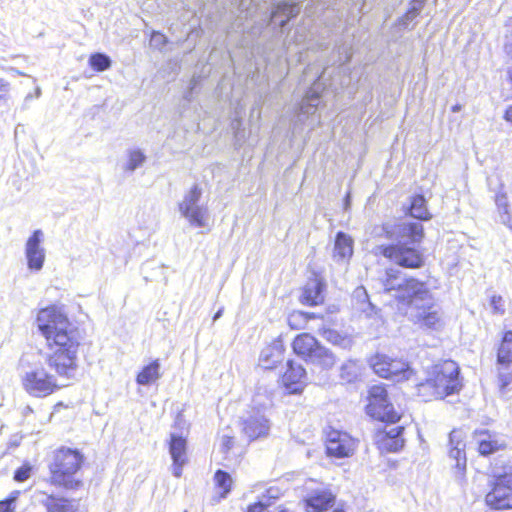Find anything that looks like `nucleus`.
<instances>
[{
    "mask_svg": "<svg viewBox=\"0 0 512 512\" xmlns=\"http://www.w3.org/2000/svg\"><path fill=\"white\" fill-rule=\"evenodd\" d=\"M383 290L392 293L399 309L407 307L406 315L414 325L424 331L440 332L446 326V317L426 283L406 278L400 272L390 269L382 282Z\"/></svg>",
    "mask_w": 512,
    "mask_h": 512,
    "instance_id": "f257e3e1",
    "label": "nucleus"
},
{
    "mask_svg": "<svg viewBox=\"0 0 512 512\" xmlns=\"http://www.w3.org/2000/svg\"><path fill=\"white\" fill-rule=\"evenodd\" d=\"M36 323L51 350L46 358L49 368L60 377L73 378L78 367V351L81 342L79 331L55 306L41 309Z\"/></svg>",
    "mask_w": 512,
    "mask_h": 512,
    "instance_id": "f03ea898",
    "label": "nucleus"
},
{
    "mask_svg": "<svg viewBox=\"0 0 512 512\" xmlns=\"http://www.w3.org/2000/svg\"><path fill=\"white\" fill-rule=\"evenodd\" d=\"M458 374L459 367L452 360L433 365L425 381L418 385L419 395L426 401L445 398L460 389Z\"/></svg>",
    "mask_w": 512,
    "mask_h": 512,
    "instance_id": "7ed1b4c3",
    "label": "nucleus"
},
{
    "mask_svg": "<svg viewBox=\"0 0 512 512\" xmlns=\"http://www.w3.org/2000/svg\"><path fill=\"white\" fill-rule=\"evenodd\" d=\"M84 459V455L77 449L66 447L58 449L50 465V482L68 490L81 487L82 480L78 473Z\"/></svg>",
    "mask_w": 512,
    "mask_h": 512,
    "instance_id": "20e7f679",
    "label": "nucleus"
},
{
    "mask_svg": "<svg viewBox=\"0 0 512 512\" xmlns=\"http://www.w3.org/2000/svg\"><path fill=\"white\" fill-rule=\"evenodd\" d=\"M202 189L194 184L178 203V210L191 226L205 228L209 224L208 207L200 204Z\"/></svg>",
    "mask_w": 512,
    "mask_h": 512,
    "instance_id": "39448f33",
    "label": "nucleus"
},
{
    "mask_svg": "<svg viewBox=\"0 0 512 512\" xmlns=\"http://www.w3.org/2000/svg\"><path fill=\"white\" fill-rule=\"evenodd\" d=\"M370 365L378 376L397 382L408 380L414 374L413 369L406 362L392 359L385 354L373 356L370 359Z\"/></svg>",
    "mask_w": 512,
    "mask_h": 512,
    "instance_id": "423d86ee",
    "label": "nucleus"
},
{
    "mask_svg": "<svg viewBox=\"0 0 512 512\" xmlns=\"http://www.w3.org/2000/svg\"><path fill=\"white\" fill-rule=\"evenodd\" d=\"M485 501L494 509L512 508V466L505 467L502 473L495 475L493 488Z\"/></svg>",
    "mask_w": 512,
    "mask_h": 512,
    "instance_id": "0eeeda50",
    "label": "nucleus"
},
{
    "mask_svg": "<svg viewBox=\"0 0 512 512\" xmlns=\"http://www.w3.org/2000/svg\"><path fill=\"white\" fill-rule=\"evenodd\" d=\"M21 380L25 391L34 397L48 396L59 387L55 377L48 374L42 367L26 371Z\"/></svg>",
    "mask_w": 512,
    "mask_h": 512,
    "instance_id": "6e6552de",
    "label": "nucleus"
},
{
    "mask_svg": "<svg viewBox=\"0 0 512 512\" xmlns=\"http://www.w3.org/2000/svg\"><path fill=\"white\" fill-rule=\"evenodd\" d=\"M367 413L374 419L395 423L400 419L396 411L387 400V391L381 385H374L369 390V403Z\"/></svg>",
    "mask_w": 512,
    "mask_h": 512,
    "instance_id": "1a4fd4ad",
    "label": "nucleus"
},
{
    "mask_svg": "<svg viewBox=\"0 0 512 512\" xmlns=\"http://www.w3.org/2000/svg\"><path fill=\"white\" fill-rule=\"evenodd\" d=\"M375 253L382 254L396 264L406 268H419L423 264V257L417 250L403 245L377 246Z\"/></svg>",
    "mask_w": 512,
    "mask_h": 512,
    "instance_id": "9d476101",
    "label": "nucleus"
},
{
    "mask_svg": "<svg viewBox=\"0 0 512 512\" xmlns=\"http://www.w3.org/2000/svg\"><path fill=\"white\" fill-rule=\"evenodd\" d=\"M465 438V433L459 429H454L449 434V458L455 461V477L460 480L464 478L467 462Z\"/></svg>",
    "mask_w": 512,
    "mask_h": 512,
    "instance_id": "9b49d317",
    "label": "nucleus"
},
{
    "mask_svg": "<svg viewBox=\"0 0 512 512\" xmlns=\"http://www.w3.org/2000/svg\"><path fill=\"white\" fill-rule=\"evenodd\" d=\"M356 448V441L346 432L331 430L327 435L326 449L330 456L349 457Z\"/></svg>",
    "mask_w": 512,
    "mask_h": 512,
    "instance_id": "f8f14e48",
    "label": "nucleus"
},
{
    "mask_svg": "<svg viewBox=\"0 0 512 512\" xmlns=\"http://www.w3.org/2000/svg\"><path fill=\"white\" fill-rule=\"evenodd\" d=\"M44 241V233L37 229L27 239L25 244V255L27 258L28 268L39 271L42 269L45 261V249L42 246Z\"/></svg>",
    "mask_w": 512,
    "mask_h": 512,
    "instance_id": "ddd939ff",
    "label": "nucleus"
},
{
    "mask_svg": "<svg viewBox=\"0 0 512 512\" xmlns=\"http://www.w3.org/2000/svg\"><path fill=\"white\" fill-rule=\"evenodd\" d=\"M307 495L305 497L307 512H322L333 506L335 495L323 485L316 488L306 487Z\"/></svg>",
    "mask_w": 512,
    "mask_h": 512,
    "instance_id": "4468645a",
    "label": "nucleus"
},
{
    "mask_svg": "<svg viewBox=\"0 0 512 512\" xmlns=\"http://www.w3.org/2000/svg\"><path fill=\"white\" fill-rule=\"evenodd\" d=\"M326 71L313 83L302 103L297 114V121L303 122L309 115H313L319 105L320 92L323 89Z\"/></svg>",
    "mask_w": 512,
    "mask_h": 512,
    "instance_id": "2eb2a0df",
    "label": "nucleus"
},
{
    "mask_svg": "<svg viewBox=\"0 0 512 512\" xmlns=\"http://www.w3.org/2000/svg\"><path fill=\"white\" fill-rule=\"evenodd\" d=\"M270 430V422L260 411L250 414L242 421V432L249 440L266 437Z\"/></svg>",
    "mask_w": 512,
    "mask_h": 512,
    "instance_id": "dca6fc26",
    "label": "nucleus"
},
{
    "mask_svg": "<svg viewBox=\"0 0 512 512\" xmlns=\"http://www.w3.org/2000/svg\"><path fill=\"white\" fill-rule=\"evenodd\" d=\"M287 370L282 376V383L289 393H299L306 384V371L300 364L288 361Z\"/></svg>",
    "mask_w": 512,
    "mask_h": 512,
    "instance_id": "f3484780",
    "label": "nucleus"
},
{
    "mask_svg": "<svg viewBox=\"0 0 512 512\" xmlns=\"http://www.w3.org/2000/svg\"><path fill=\"white\" fill-rule=\"evenodd\" d=\"M169 452L173 460L172 473L175 477H180L182 468L187 462L186 439L182 436L171 434Z\"/></svg>",
    "mask_w": 512,
    "mask_h": 512,
    "instance_id": "a211bd4d",
    "label": "nucleus"
},
{
    "mask_svg": "<svg viewBox=\"0 0 512 512\" xmlns=\"http://www.w3.org/2000/svg\"><path fill=\"white\" fill-rule=\"evenodd\" d=\"M284 344L282 340L276 339L266 346L260 354L259 365L264 369H273L284 358Z\"/></svg>",
    "mask_w": 512,
    "mask_h": 512,
    "instance_id": "6ab92c4d",
    "label": "nucleus"
},
{
    "mask_svg": "<svg viewBox=\"0 0 512 512\" xmlns=\"http://www.w3.org/2000/svg\"><path fill=\"white\" fill-rule=\"evenodd\" d=\"M354 241L352 237L344 232H338L334 241L333 259L338 263L349 261L353 255Z\"/></svg>",
    "mask_w": 512,
    "mask_h": 512,
    "instance_id": "aec40b11",
    "label": "nucleus"
},
{
    "mask_svg": "<svg viewBox=\"0 0 512 512\" xmlns=\"http://www.w3.org/2000/svg\"><path fill=\"white\" fill-rule=\"evenodd\" d=\"M325 284L318 278L310 279L303 288L300 301L302 304L315 306L323 302Z\"/></svg>",
    "mask_w": 512,
    "mask_h": 512,
    "instance_id": "412c9836",
    "label": "nucleus"
},
{
    "mask_svg": "<svg viewBox=\"0 0 512 512\" xmlns=\"http://www.w3.org/2000/svg\"><path fill=\"white\" fill-rule=\"evenodd\" d=\"M403 427L396 426L385 430L383 433L378 435V443L380 448L387 452H397L403 445L404 440L401 437Z\"/></svg>",
    "mask_w": 512,
    "mask_h": 512,
    "instance_id": "4be33fe9",
    "label": "nucleus"
},
{
    "mask_svg": "<svg viewBox=\"0 0 512 512\" xmlns=\"http://www.w3.org/2000/svg\"><path fill=\"white\" fill-rule=\"evenodd\" d=\"M317 339L309 333H302L295 337L292 348L293 351L306 361L311 357L314 350L319 346Z\"/></svg>",
    "mask_w": 512,
    "mask_h": 512,
    "instance_id": "5701e85b",
    "label": "nucleus"
},
{
    "mask_svg": "<svg viewBox=\"0 0 512 512\" xmlns=\"http://www.w3.org/2000/svg\"><path fill=\"white\" fill-rule=\"evenodd\" d=\"M300 11V7L295 3H278L276 8L273 10L271 15V21L273 23H279V26L283 27L287 21L296 16Z\"/></svg>",
    "mask_w": 512,
    "mask_h": 512,
    "instance_id": "b1692460",
    "label": "nucleus"
},
{
    "mask_svg": "<svg viewBox=\"0 0 512 512\" xmlns=\"http://www.w3.org/2000/svg\"><path fill=\"white\" fill-rule=\"evenodd\" d=\"M307 362L323 370H329L335 365L336 357L329 349L319 344Z\"/></svg>",
    "mask_w": 512,
    "mask_h": 512,
    "instance_id": "393cba45",
    "label": "nucleus"
},
{
    "mask_svg": "<svg viewBox=\"0 0 512 512\" xmlns=\"http://www.w3.org/2000/svg\"><path fill=\"white\" fill-rule=\"evenodd\" d=\"M497 364L508 368L512 364V331L504 333L497 348Z\"/></svg>",
    "mask_w": 512,
    "mask_h": 512,
    "instance_id": "a878e982",
    "label": "nucleus"
},
{
    "mask_svg": "<svg viewBox=\"0 0 512 512\" xmlns=\"http://www.w3.org/2000/svg\"><path fill=\"white\" fill-rule=\"evenodd\" d=\"M160 378V362L156 359L142 368L136 377V382L139 385L148 386L155 383Z\"/></svg>",
    "mask_w": 512,
    "mask_h": 512,
    "instance_id": "bb28decb",
    "label": "nucleus"
},
{
    "mask_svg": "<svg viewBox=\"0 0 512 512\" xmlns=\"http://www.w3.org/2000/svg\"><path fill=\"white\" fill-rule=\"evenodd\" d=\"M45 495L41 500L42 505L47 509V512H75L76 508L71 501L64 498H57L52 495Z\"/></svg>",
    "mask_w": 512,
    "mask_h": 512,
    "instance_id": "cd10ccee",
    "label": "nucleus"
},
{
    "mask_svg": "<svg viewBox=\"0 0 512 512\" xmlns=\"http://www.w3.org/2000/svg\"><path fill=\"white\" fill-rule=\"evenodd\" d=\"M398 234L411 242H419L423 238V226L420 223H402L398 226Z\"/></svg>",
    "mask_w": 512,
    "mask_h": 512,
    "instance_id": "c85d7f7f",
    "label": "nucleus"
},
{
    "mask_svg": "<svg viewBox=\"0 0 512 512\" xmlns=\"http://www.w3.org/2000/svg\"><path fill=\"white\" fill-rule=\"evenodd\" d=\"M478 449L480 454L489 455L500 449L502 443H500L494 436L487 432H481L479 434Z\"/></svg>",
    "mask_w": 512,
    "mask_h": 512,
    "instance_id": "c756f323",
    "label": "nucleus"
},
{
    "mask_svg": "<svg viewBox=\"0 0 512 512\" xmlns=\"http://www.w3.org/2000/svg\"><path fill=\"white\" fill-rule=\"evenodd\" d=\"M410 215L420 220H429L431 218V214L426 207V200L422 195L412 197Z\"/></svg>",
    "mask_w": 512,
    "mask_h": 512,
    "instance_id": "7c9ffc66",
    "label": "nucleus"
},
{
    "mask_svg": "<svg viewBox=\"0 0 512 512\" xmlns=\"http://www.w3.org/2000/svg\"><path fill=\"white\" fill-rule=\"evenodd\" d=\"M315 318V314L302 311H293L287 318L288 325L295 330L306 329L310 319Z\"/></svg>",
    "mask_w": 512,
    "mask_h": 512,
    "instance_id": "2f4dec72",
    "label": "nucleus"
},
{
    "mask_svg": "<svg viewBox=\"0 0 512 512\" xmlns=\"http://www.w3.org/2000/svg\"><path fill=\"white\" fill-rule=\"evenodd\" d=\"M127 157L128 159L123 169L130 173L140 168L146 161V156L140 149H130L127 152Z\"/></svg>",
    "mask_w": 512,
    "mask_h": 512,
    "instance_id": "473e14b6",
    "label": "nucleus"
},
{
    "mask_svg": "<svg viewBox=\"0 0 512 512\" xmlns=\"http://www.w3.org/2000/svg\"><path fill=\"white\" fill-rule=\"evenodd\" d=\"M321 336L334 345L347 347L350 344V340L346 337L341 336L336 330L323 328L320 331Z\"/></svg>",
    "mask_w": 512,
    "mask_h": 512,
    "instance_id": "72a5a7b5",
    "label": "nucleus"
},
{
    "mask_svg": "<svg viewBox=\"0 0 512 512\" xmlns=\"http://www.w3.org/2000/svg\"><path fill=\"white\" fill-rule=\"evenodd\" d=\"M89 64L94 70L102 72L110 68L111 60L105 54L95 53L90 56Z\"/></svg>",
    "mask_w": 512,
    "mask_h": 512,
    "instance_id": "f704fd0d",
    "label": "nucleus"
},
{
    "mask_svg": "<svg viewBox=\"0 0 512 512\" xmlns=\"http://www.w3.org/2000/svg\"><path fill=\"white\" fill-rule=\"evenodd\" d=\"M215 481H216V485L222 489V493H221V496L222 497H225L230 489H231V485H232V478L231 476L227 473V472H224L222 470H218L216 473H215Z\"/></svg>",
    "mask_w": 512,
    "mask_h": 512,
    "instance_id": "c9c22d12",
    "label": "nucleus"
},
{
    "mask_svg": "<svg viewBox=\"0 0 512 512\" xmlns=\"http://www.w3.org/2000/svg\"><path fill=\"white\" fill-rule=\"evenodd\" d=\"M353 298L360 304V309L364 312L371 308V303L368 299V294L363 286L357 287L353 292Z\"/></svg>",
    "mask_w": 512,
    "mask_h": 512,
    "instance_id": "e433bc0d",
    "label": "nucleus"
},
{
    "mask_svg": "<svg viewBox=\"0 0 512 512\" xmlns=\"http://www.w3.org/2000/svg\"><path fill=\"white\" fill-rule=\"evenodd\" d=\"M426 0H413L411 7L404 16V24L407 25L410 21L414 20L420 13Z\"/></svg>",
    "mask_w": 512,
    "mask_h": 512,
    "instance_id": "4c0bfd02",
    "label": "nucleus"
},
{
    "mask_svg": "<svg viewBox=\"0 0 512 512\" xmlns=\"http://www.w3.org/2000/svg\"><path fill=\"white\" fill-rule=\"evenodd\" d=\"M356 377H357V366H356L355 362L350 361L348 363H345L341 367V378L342 379H344L348 382H351Z\"/></svg>",
    "mask_w": 512,
    "mask_h": 512,
    "instance_id": "58836bf2",
    "label": "nucleus"
},
{
    "mask_svg": "<svg viewBox=\"0 0 512 512\" xmlns=\"http://www.w3.org/2000/svg\"><path fill=\"white\" fill-rule=\"evenodd\" d=\"M19 492L14 491L11 493L9 498L4 501H0V512H14L15 503L18 498Z\"/></svg>",
    "mask_w": 512,
    "mask_h": 512,
    "instance_id": "ea45409f",
    "label": "nucleus"
},
{
    "mask_svg": "<svg viewBox=\"0 0 512 512\" xmlns=\"http://www.w3.org/2000/svg\"><path fill=\"white\" fill-rule=\"evenodd\" d=\"M269 501H259L254 505L250 506L248 512H293L287 509H281L279 511L271 510Z\"/></svg>",
    "mask_w": 512,
    "mask_h": 512,
    "instance_id": "a19ab883",
    "label": "nucleus"
},
{
    "mask_svg": "<svg viewBox=\"0 0 512 512\" xmlns=\"http://www.w3.org/2000/svg\"><path fill=\"white\" fill-rule=\"evenodd\" d=\"M31 472L32 466L30 464L25 463L15 471L14 479L17 482H24L30 477Z\"/></svg>",
    "mask_w": 512,
    "mask_h": 512,
    "instance_id": "79ce46f5",
    "label": "nucleus"
},
{
    "mask_svg": "<svg viewBox=\"0 0 512 512\" xmlns=\"http://www.w3.org/2000/svg\"><path fill=\"white\" fill-rule=\"evenodd\" d=\"M512 382V374L510 372H499L498 385L502 395H505L507 386Z\"/></svg>",
    "mask_w": 512,
    "mask_h": 512,
    "instance_id": "37998d69",
    "label": "nucleus"
},
{
    "mask_svg": "<svg viewBox=\"0 0 512 512\" xmlns=\"http://www.w3.org/2000/svg\"><path fill=\"white\" fill-rule=\"evenodd\" d=\"M167 40L165 35L159 32H153L150 38V45L156 49H162Z\"/></svg>",
    "mask_w": 512,
    "mask_h": 512,
    "instance_id": "c03bdc74",
    "label": "nucleus"
},
{
    "mask_svg": "<svg viewBox=\"0 0 512 512\" xmlns=\"http://www.w3.org/2000/svg\"><path fill=\"white\" fill-rule=\"evenodd\" d=\"M339 63L341 65L347 63L352 57V48L348 45H343L338 48Z\"/></svg>",
    "mask_w": 512,
    "mask_h": 512,
    "instance_id": "a18cd8bd",
    "label": "nucleus"
},
{
    "mask_svg": "<svg viewBox=\"0 0 512 512\" xmlns=\"http://www.w3.org/2000/svg\"><path fill=\"white\" fill-rule=\"evenodd\" d=\"M234 445V438L229 435H222L220 439V448L223 453H228Z\"/></svg>",
    "mask_w": 512,
    "mask_h": 512,
    "instance_id": "49530a36",
    "label": "nucleus"
},
{
    "mask_svg": "<svg viewBox=\"0 0 512 512\" xmlns=\"http://www.w3.org/2000/svg\"><path fill=\"white\" fill-rule=\"evenodd\" d=\"M495 202H496V205H497L499 211L508 210L509 204H508V199H507V196L505 193H502V192L497 193V195L495 197Z\"/></svg>",
    "mask_w": 512,
    "mask_h": 512,
    "instance_id": "de8ad7c7",
    "label": "nucleus"
},
{
    "mask_svg": "<svg viewBox=\"0 0 512 512\" xmlns=\"http://www.w3.org/2000/svg\"><path fill=\"white\" fill-rule=\"evenodd\" d=\"M253 402L261 407H267L271 404V396L270 394H265L262 399V395L257 393L253 399Z\"/></svg>",
    "mask_w": 512,
    "mask_h": 512,
    "instance_id": "09e8293b",
    "label": "nucleus"
},
{
    "mask_svg": "<svg viewBox=\"0 0 512 512\" xmlns=\"http://www.w3.org/2000/svg\"><path fill=\"white\" fill-rule=\"evenodd\" d=\"M10 91V84L4 79L0 78V100L6 99Z\"/></svg>",
    "mask_w": 512,
    "mask_h": 512,
    "instance_id": "8fccbe9b",
    "label": "nucleus"
},
{
    "mask_svg": "<svg viewBox=\"0 0 512 512\" xmlns=\"http://www.w3.org/2000/svg\"><path fill=\"white\" fill-rule=\"evenodd\" d=\"M501 222L512 230V218L508 210L499 211Z\"/></svg>",
    "mask_w": 512,
    "mask_h": 512,
    "instance_id": "3c124183",
    "label": "nucleus"
},
{
    "mask_svg": "<svg viewBox=\"0 0 512 512\" xmlns=\"http://www.w3.org/2000/svg\"><path fill=\"white\" fill-rule=\"evenodd\" d=\"M501 302H502V298L500 296H493L491 298V305L493 306V308L496 312L504 311V309L502 308Z\"/></svg>",
    "mask_w": 512,
    "mask_h": 512,
    "instance_id": "603ef678",
    "label": "nucleus"
},
{
    "mask_svg": "<svg viewBox=\"0 0 512 512\" xmlns=\"http://www.w3.org/2000/svg\"><path fill=\"white\" fill-rule=\"evenodd\" d=\"M504 118L506 121L512 122V106L507 108Z\"/></svg>",
    "mask_w": 512,
    "mask_h": 512,
    "instance_id": "864d4df0",
    "label": "nucleus"
},
{
    "mask_svg": "<svg viewBox=\"0 0 512 512\" xmlns=\"http://www.w3.org/2000/svg\"><path fill=\"white\" fill-rule=\"evenodd\" d=\"M451 110L454 113L459 112L461 110V105L456 104V105L452 106Z\"/></svg>",
    "mask_w": 512,
    "mask_h": 512,
    "instance_id": "5fc2aeb1",
    "label": "nucleus"
},
{
    "mask_svg": "<svg viewBox=\"0 0 512 512\" xmlns=\"http://www.w3.org/2000/svg\"><path fill=\"white\" fill-rule=\"evenodd\" d=\"M221 315H222V309H220V310H219V311L214 315L213 320H214V321H215V320H217L218 318H220V317H221Z\"/></svg>",
    "mask_w": 512,
    "mask_h": 512,
    "instance_id": "6e6d98bb",
    "label": "nucleus"
},
{
    "mask_svg": "<svg viewBox=\"0 0 512 512\" xmlns=\"http://www.w3.org/2000/svg\"><path fill=\"white\" fill-rule=\"evenodd\" d=\"M507 74L510 82L512 83V68L508 70Z\"/></svg>",
    "mask_w": 512,
    "mask_h": 512,
    "instance_id": "4d7b16f0",
    "label": "nucleus"
},
{
    "mask_svg": "<svg viewBox=\"0 0 512 512\" xmlns=\"http://www.w3.org/2000/svg\"><path fill=\"white\" fill-rule=\"evenodd\" d=\"M349 201H350V195L347 194L346 195V198H345V206L347 207L349 205Z\"/></svg>",
    "mask_w": 512,
    "mask_h": 512,
    "instance_id": "13d9d810",
    "label": "nucleus"
},
{
    "mask_svg": "<svg viewBox=\"0 0 512 512\" xmlns=\"http://www.w3.org/2000/svg\"><path fill=\"white\" fill-rule=\"evenodd\" d=\"M41 95V90L40 88H37L36 89V97H39Z\"/></svg>",
    "mask_w": 512,
    "mask_h": 512,
    "instance_id": "bf43d9fd",
    "label": "nucleus"
},
{
    "mask_svg": "<svg viewBox=\"0 0 512 512\" xmlns=\"http://www.w3.org/2000/svg\"><path fill=\"white\" fill-rule=\"evenodd\" d=\"M268 493L272 494V490H268ZM270 498H275V496L274 495H270Z\"/></svg>",
    "mask_w": 512,
    "mask_h": 512,
    "instance_id": "052dcab7",
    "label": "nucleus"
},
{
    "mask_svg": "<svg viewBox=\"0 0 512 512\" xmlns=\"http://www.w3.org/2000/svg\"><path fill=\"white\" fill-rule=\"evenodd\" d=\"M333 512H345V511H343V510H335Z\"/></svg>",
    "mask_w": 512,
    "mask_h": 512,
    "instance_id": "680f3d73",
    "label": "nucleus"
}]
</instances>
